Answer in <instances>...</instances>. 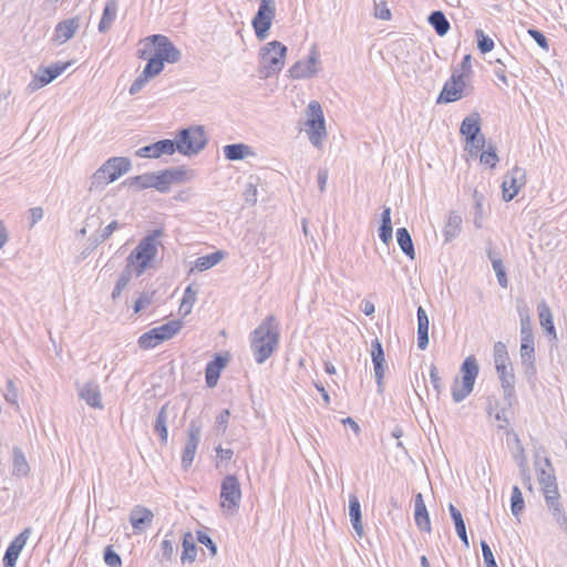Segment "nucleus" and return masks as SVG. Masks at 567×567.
Returning <instances> with one entry per match:
<instances>
[{
  "label": "nucleus",
  "mask_w": 567,
  "mask_h": 567,
  "mask_svg": "<svg viewBox=\"0 0 567 567\" xmlns=\"http://www.w3.org/2000/svg\"><path fill=\"white\" fill-rule=\"evenodd\" d=\"M162 235L163 231L161 229L153 230L142 238L137 246L130 252L126 258V265L113 288L111 295L113 301L121 297L122 291L127 287L133 275L140 277L151 267V262L158 252V238Z\"/></svg>",
  "instance_id": "f257e3e1"
},
{
  "label": "nucleus",
  "mask_w": 567,
  "mask_h": 567,
  "mask_svg": "<svg viewBox=\"0 0 567 567\" xmlns=\"http://www.w3.org/2000/svg\"><path fill=\"white\" fill-rule=\"evenodd\" d=\"M162 235L163 231L161 229L153 230L142 238L137 246L130 252L126 258V265L113 288L111 295L113 301L121 297L122 291L127 287L133 275L140 277L151 267V262L158 252V238Z\"/></svg>",
  "instance_id": "f03ea898"
},
{
  "label": "nucleus",
  "mask_w": 567,
  "mask_h": 567,
  "mask_svg": "<svg viewBox=\"0 0 567 567\" xmlns=\"http://www.w3.org/2000/svg\"><path fill=\"white\" fill-rule=\"evenodd\" d=\"M280 339L279 323L274 315L267 316L250 333V348L255 361L262 364L278 348Z\"/></svg>",
  "instance_id": "7ed1b4c3"
},
{
  "label": "nucleus",
  "mask_w": 567,
  "mask_h": 567,
  "mask_svg": "<svg viewBox=\"0 0 567 567\" xmlns=\"http://www.w3.org/2000/svg\"><path fill=\"white\" fill-rule=\"evenodd\" d=\"M131 168L132 163L128 157L115 156L109 158L90 177L89 192L103 190L105 186L130 172Z\"/></svg>",
  "instance_id": "20e7f679"
},
{
  "label": "nucleus",
  "mask_w": 567,
  "mask_h": 567,
  "mask_svg": "<svg viewBox=\"0 0 567 567\" xmlns=\"http://www.w3.org/2000/svg\"><path fill=\"white\" fill-rule=\"evenodd\" d=\"M287 47L274 40L266 43L259 51V74L268 79L279 73L285 66Z\"/></svg>",
  "instance_id": "39448f33"
},
{
  "label": "nucleus",
  "mask_w": 567,
  "mask_h": 567,
  "mask_svg": "<svg viewBox=\"0 0 567 567\" xmlns=\"http://www.w3.org/2000/svg\"><path fill=\"white\" fill-rule=\"evenodd\" d=\"M208 143L205 128L202 125H194L178 131L173 140L175 152L185 156L197 155Z\"/></svg>",
  "instance_id": "423d86ee"
},
{
  "label": "nucleus",
  "mask_w": 567,
  "mask_h": 567,
  "mask_svg": "<svg viewBox=\"0 0 567 567\" xmlns=\"http://www.w3.org/2000/svg\"><path fill=\"white\" fill-rule=\"evenodd\" d=\"M478 371L480 368L475 357L470 355L463 361L461 365L462 385H458V379L455 378L454 385L452 388V398L454 402L460 403L470 395L474 389Z\"/></svg>",
  "instance_id": "0eeeda50"
},
{
  "label": "nucleus",
  "mask_w": 567,
  "mask_h": 567,
  "mask_svg": "<svg viewBox=\"0 0 567 567\" xmlns=\"http://www.w3.org/2000/svg\"><path fill=\"white\" fill-rule=\"evenodd\" d=\"M519 354L524 374L528 381H532L536 377L537 369L535 363V340L533 326L527 324V321L525 322V326H520Z\"/></svg>",
  "instance_id": "6e6552de"
},
{
  "label": "nucleus",
  "mask_w": 567,
  "mask_h": 567,
  "mask_svg": "<svg viewBox=\"0 0 567 567\" xmlns=\"http://www.w3.org/2000/svg\"><path fill=\"white\" fill-rule=\"evenodd\" d=\"M307 122L309 127L308 135L312 145L318 146L321 138L326 135V124L321 105L317 101H311L307 106Z\"/></svg>",
  "instance_id": "1a4fd4ad"
},
{
  "label": "nucleus",
  "mask_w": 567,
  "mask_h": 567,
  "mask_svg": "<svg viewBox=\"0 0 567 567\" xmlns=\"http://www.w3.org/2000/svg\"><path fill=\"white\" fill-rule=\"evenodd\" d=\"M221 507L229 513H235L240 505L241 489L235 475H226L220 485Z\"/></svg>",
  "instance_id": "9d476101"
},
{
  "label": "nucleus",
  "mask_w": 567,
  "mask_h": 567,
  "mask_svg": "<svg viewBox=\"0 0 567 567\" xmlns=\"http://www.w3.org/2000/svg\"><path fill=\"white\" fill-rule=\"evenodd\" d=\"M276 17V3L266 0L260 1L257 13L251 24L258 40H265L268 35L272 20Z\"/></svg>",
  "instance_id": "9b49d317"
},
{
  "label": "nucleus",
  "mask_w": 567,
  "mask_h": 567,
  "mask_svg": "<svg viewBox=\"0 0 567 567\" xmlns=\"http://www.w3.org/2000/svg\"><path fill=\"white\" fill-rule=\"evenodd\" d=\"M465 86L464 74H458V70H455L444 83L436 99V104H447L461 100L464 96Z\"/></svg>",
  "instance_id": "f8f14e48"
},
{
  "label": "nucleus",
  "mask_w": 567,
  "mask_h": 567,
  "mask_svg": "<svg viewBox=\"0 0 567 567\" xmlns=\"http://www.w3.org/2000/svg\"><path fill=\"white\" fill-rule=\"evenodd\" d=\"M146 41L153 44L154 54L164 63H177L182 58V52L174 43L163 34H153L146 38Z\"/></svg>",
  "instance_id": "ddd939ff"
},
{
  "label": "nucleus",
  "mask_w": 567,
  "mask_h": 567,
  "mask_svg": "<svg viewBox=\"0 0 567 567\" xmlns=\"http://www.w3.org/2000/svg\"><path fill=\"white\" fill-rule=\"evenodd\" d=\"M70 65V62L66 63H54L47 68L39 69L38 73L33 75L30 83L27 85V91L29 93H33L39 89L48 85L53 80H55L59 75H61L66 68Z\"/></svg>",
  "instance_id": "4468645a"
},
{
  "label": "nucleus",
  "mask_w": 567,
  "mask_h": 567,
  "mask_svg": "<svg viewBox=\"0 0 567 567\" xmlns=\"http://www.w3.org/2000/svg\"><path fill=\"white\" fill-rule=\"evenodd\" d=\"M526 184V172L524 168L514 166L506 174L502 184V196L505 202L512 200Z\"/></svg>",
  "instance_id": "2eb2a0df"
},
{
  "label": "nucleus",
  "mask_w": 567,
  "mask_h": 567,
  "mask_svg": "<svg viewBox=\"0 0 567 567\" xmlns=\"http://www.w3.org/2000/svg\"><path fill=\"white\" fill-rule=\"evenodd\" d=\"M495 369L504 391V400L508 408H511L515 399V374L512 364H499Z\"/></svg>",
  "instance_id": "dca6fc26"
},
{
  "label": "nucleus",
  "mask_w": 567,
  "mask_h": 567,
  "mask_svg": "<svg viewBox=\"0 0 567 567\" xmlns=\"http://www.w3.org/2000/svg\"><path fill=\"white\" fill-rule=\"evenodd\" d=\"M199 440L200 427L196 425L195 422H190L187 431V440L182 453V466L184 470H187L193 464Z\"/></svg>",
  "instance_id": "f3484780"
},
{
  "label": "nucleus",
  "mask_w": 567,
  "mask_h": 567,
  "mask_svg": "<svg viewBox=\"0 0 567 567\" xmlns=\"http://www.w3.org/2000/svg\"><path fill=\"white\" fill-rule=\"evenodd\" d=\"M81 27V18L72 17L60 21L55 28L51 41L63 44L72 39Z\"/></svg>",
  "instance_id": "a211bd4d"
},
{
  "label": "nucleus",
  "mask_w": 567,
  "mask_h": 567,
  "mask_svg": "<svg viewBox=\"0 0 567 567\" xmlns=\"http://www.w3.org/2000/svg\"><path fill=\"white\" fill-rule=\"evenodd\" d=\"M319 55L316 47H312L307 60L297 61L290 69L289 73L292 79L311 78L317 73L316 64Z\"/></svg>",
  "instance_id": "6ab92c4d"
},
{
  "label": "nucleus",
  "mask_w": 567,
  "mask_h": 567,
  "mask_svg": "<svg viewBox=\"0 0 567 567\" xmlns=\"http://www.w3.org/2000/svg\"><path fill=\"white\" fill-rule=\"evenodd\" d=\"M174 153L173 140L165 138L138 148L135 155L141 158H159L162 155H173Z\"/></svg>",
  "instance_id": "aec40b11"
},
{
  "label": "nucleus",
  "mask_w": 567,
  "mask_h": 567,
  "mask_svg": "<svg viewBox=\"0 0 567 567\" xmlns=\"http://www.w3.org/2000/svg\"><path fill=\"white\" fill-rule=\"evenodd\" d=\"M371 357L374 367V377L378 384V391L382 392L385 359L382 343L379 341V339H374L371 342Z\"/></svg>",
  "instance_id": "412c9836"
},
{
  "label": "nucleus",
  "mask_w": 567,
  "mask_h": 567,
  "mask_svg": "<svg viewBox=\"0 0 567 567\" xmlns=\"http://www.w3.org/2000/svg\"><path fill=\"white\" fill-rule=\"evenodd\" d=\"M228 363V355L216 353L214 359L206 364L205 380L208 388L216 386L223 369Z\"/></svg>",
  "instance_id": "4be33fe9"
},
{
  "label": "nucleus",
  "mask_w": 567,
  "mask_h": 567,
  "mask_svg": "<svg viewBox=\"0 0 567 567\" xmlns=\"http://www.w3.org/2000/svg\"><path fill=\"white\" fill-rule=\"evenodd\" d=\"M544 462L547 468H537V478L542 486L544 497L546 498V495H554V491L558 492V487L549 458L545 457Z\"/></svg>",
  "instance_id": "5701e85b"
},
{
  "label": "nucleus",
  "mask_w": 567,
  "mask_h": 567,
  "mask_svg": "<svg viewBox=\"0 0 567 567\" xmlns=\"http://www.w3.org/2000/svg\"><path fill=\"white\" fill-rule=\"evenodd\" d=\"M553 493L554 495H546L545 503L547 505L548 511L555 518L556 523L565 533H567V516L559 502V492L554 491Z\"/></svg>",
  "instance_id": "b1692460"
},
{
  "label": "nucleus",
  "mask_w": 567,
  "mask_h": 567,
  "mask_svg": "<svg viewBox=\"0 0 567 567\" xmlns=\"http://www.w3.org/2000/svg\"><path fill=\"white\" fill-rule=\"evenodd\" d=\"M79 396L93 409H103L100 386L96 382H86L79 391Z\"/></svg>",
  "instance_id": "393cba45"
},
{
  "label": "nucleus",
  "mask_w": 567,
  "mask_h": 567,
  "mask_svg": "<svg viewBox=\"0 0 567 567\" xmlns=\"http://www.w3.org/2000/svg\"><path fill=\"white\" fill-rule=\"evenodd\" d=\"M349 516L351 525L358 537H363L364 528L362 523L361 504L355 494H351L349 496Z\"/></svg>",
  "instance_id": "a878e982"
},
{
  "label": "nucleus",
  "mask_w": 567,
  "mask_h": 567,
  "mask_svg": "<svg viewBox=\"0 0 567 567\" xmlns=\"http://www.w3.org/2000/svg\"><path fill=\"white\" fill-rule=\"evenodd\" d=\"M153 517L154 515L151 509L136 505L131 511L130 523L135 530H143L152 524Z\"/></svg>",
  "instance_id": "bb28decb"
},
{
  "label": "nucleus",
  "mask_w": 567,
  "mask_h": 567,
  "mask_svg": "<svg viewBox=\"0 0 567 567\" xmlns=\"http://www.w3.org/2000/svg\"><path fill=\"white\" fill-rule=\"evenodd\" d=\"M460 133L465 137L466 142H474L481 133L480 114L475 112L466 116L462 121Z\"/></svg>",
  "instance_id": "cd10ccee"
},
{
  "label": "nucleus",
  "mask_w": 567,
  "mask_h": 567,
  "mask_svg": "<svg viewBox=\"0 0 567 567\" xmlns=\"http://www.w3.org/2000/svg\"><path fill=\"white\" fill-rule=\"evenodd\" d=\"M414 520L421 530L431 532L429 512L421 493H417L414 498Z\"/></svg>",
  "instance_id": "c85d7f7f"
},
{
  "label": "nucleus",
  "mask_w": 567,
  "mask_h": 567,
  "mask_svg": "<svg viewBox=\"0 0 567 567\" xmlns=\"http://www.w3.org/2000/svg\"><path fill=\"white\" fill-rule=\"evenodd\" d=\"M417 317V347L420 350H425L429 346V326L430 320L423 307H419L416 311Z\"/></svg>",
  "instance_id": "c756f323"
},
{
  "label": "nucleus",
  "mask_w": 567,
  "mask_h": 567,
  "mask_svg": "<svg viewBox=\"0 0 567 567\" xmlns=\"http://www.w3.org/2000/svg\"><path fill=\"white\" fill-rule=\"evenodd\" d=\"M539 323L550 339H557L554 318L549 306L545 301H540L537 306Z\"/></svg>",
  "instance_id": "7c9ffc66"
},
{
  "label": "nucleus",
  "mask_w": 567,
  "mask_h": 567,
  "mask_svg": "<svg viewBox=\"0 0 567 567\" xmlns=\"http://www.w3.org/2000/svg\"><path fill=\"white\" fill-rule=\"evenodd\" d=\"M224 156L228 161H241L248 156H254L255 152L249 145L235 143L225 145L223 148Z\"/></svg>",
  "instance_id": "2f4dec72"
},
{
  "label": "nucleus",
  "mask_w": 567,
  "mask_h": 567,
  "mask_svg": "<svg viewBox=\"0 0 567 567\" xmlns=\"http://www.w3.org/2000/svg\"><path fill=\"white\" fill-rule=\"evenodd\" d=\"M462 216L457 212H451L443 229L445 241H451L458 236L462 230Z\"/></svg>",
  "instance_id": "473e14b6"
},
{
  "label": "nucleus",
  "mask_w": 567,
  "mask_h": 567,
  "mask_svg": "<svg viewBox=\"0 0 567 567\" xmlns=\"http://www.w3.org/2000/svg\"><path fill=\"white\" fill-rule=\"evenodd\" d=\"M169 404L165 403L158 411L154 424V431L158 434L161 443L166 444L168 439L167 421Z\"/></svg>",
  "instance_id": "72a5a7b5"
},
{
  "label": "nucleus",
  "mask_w": 567,
  "mask_h": 567,
  "mask_svg": "<svg viewBox=\"0 0 567 567\" xmlns=\"http://www.w3.org/2000/svg\"><path fill=\"white\" fill-rule=\"evenodd\" d=\"M396 241L402 252L410 259H415V249L412 237L405 227L396 229Z\"/></svg>",
  "instance_id": "f704fd0d"
},
{
  "label": "nucleus",
  "mask_w": 567,
  "mask_h": 567,
  "mask_svg": "<svg viewBox=\"0 0 567 567\" xmlns=\"http://www.w3.org/2000/svg\"><path fill=\"white\" fill-rule=\"evenodd\" d=\"M449 512H450L451 518L454 522L457 536L460 537V539L462 540L464 546L466 548H468L470 542H468L466 526H465V522L463 519L462 513L453 504L449 505Z\"/></svg>",
  "instance_id": "c9c22d12"
},
{
  "label": "nucleus",
  "mask_w": 567,
  "mask_h": 567,
  "mask_svg": "<svg viewBox=\"0 0 567 567\" xmlns=\"http://www.w3.org/2000/svg\"><path fill=\"white\" fill-rule=\"evenodd\" d=\"M427 22L440 37L446 35L451 28L449 20L441 10H435L431 12L430 16L427 17Z\"/></svg>",
  "instance_id": "e433bc0d"
},
{
  "label": "nucleus",
  "mask_w": 567,
  "mask_h": 567,
  "mask_svg": "<svg viewBox=\"0 0 567 567\" xmlns=\"http://www.w3.org/2000/svg\"><path fill=\"white\" fill-rule=\"evenodd\" d=\"M116 10H117L116 0H107L106 4L104 7L103 13H102V18L99 23V31L101 33L106 32L111 28L113 21L115 20V17H116Z\"/></svg>",
  "instance_id": "4c0bfd02"
},
{
  "label": "nucleus",
  "mask_w": 567,
  "mask_h": 567,
  "mask_svg": "<svg viewBox=\"0 0 567 567\" xmlns=\"http://www.w3.org/2000/svg\"><path fill=\"white\" fill-rule=\"evenodd\" d=\"M122 185L133 188L135 190L153 188V174L145 173L142 175L128 177L122 183Z\"/></svg>",
  "instance_id": "58836bf2"
},
{
  "label": "nucleus",
  "mask_w": 567,
  "mask_h": 567,
  "mask_svg": "<svg viewBox=\"0 0 567 567\" xmlns=\"http://www.w3.org/2000/svg\"><path fill=\"white\" fill-rule=\"evenodd\" d=\"M182 563H193L197 556V546L193 539L192 533L187 532L183 536Z\"/></svg>",
  "instance_id": "ea45409f"
},
{
  "label": "nucleus",
  "mask_w": 567,
  "mask_h": 567,
  "mask_svg": "<svg viewBox=\"0 0 567 567\" xmlns=\"http://www.w3.org/2000/svg\"><path fill=\"white\" fill-rule=\"evenodd\" d=\"M225 256L221 250L214 251L206 256L198 257L195 261V268L198 271H205L216 266Z\"/></svg>",
  "instance_id": "a19ab883"
},
{
  "label": "nucleus",
  "mask_w": 567,
  "mask_h": 567,
  "mask_svg": "<svg viewBox=\"0 0 567 567\" xmlns=\"http://www.w3.org/2000/svg\"><path fill=\"white\" fill-rule=\"evenodd\" d=\"M13 470L12 473L18 476H27L30 467L25 456L20 447H14L13 451Z\"/></svg>",
  "instance_id": "79ce46f5"
},
{
  "label": "nucleus",
  "mask_w": 567,
  "mask_h": 567,
  "mask_svg": "<svg viewBox=\"0 0 567 567\" xmlns=\"http://www.w3.org/2000/svg\"><path fill=\"white\" fill-rule=\"evenodd\" d=\"M196 298L197 290L193 289L192 285L188 286L184 291V296L179 305V313H182L183 316L189 315L192 312Z\"/></svg>",
  "instance_id": "37998d69"
},
{
  "label": "nucleus",
  "mask_w": 567,
  "mask_h": 567,
  "mask_svg": "<svg viewBox=\"0 0 567 567\" xmlns=\"http://www.w3.org/2000/svg\"><path fill=\"white\" fill-rule=\"evenodd\" d=\"M182 327L183 322L181 320H172L156 327V330L158 331L162 341H166L172 339L182 329Z\"/></svg>",
  "instance_id": "c03bdc74"
},
{
  "label": "nucleus",
  "mask_w": 567,
  "mask_h": 567,
  "mask_svg": "<svg viewBox=\"0 0 567 567\" xmlns=\"http://www.w3.org/2000/svg\"><path fill=\"white\" fill-rule=\"evenodd\" d=\"M162 341L156 328L148 330L138 338V346L141 349L147 350L158 346Z\"/></svg>",
  "instance_id": "a18cd8bd"
},
{
  "label": "nucleus",
  "mask_w": 567,
  "mask_h": 567,
  "mask_svg": "<svg viewBox=\"0 0 567 567\" xmlns=\"http://www.w3.org/2000/svg\"><path fill=\"white\" fill-rule=\"evenodd\" d=\"M162 558L171 561L176 554L175 537L174 534L167 533L164 540L161 544Z\"/></svg>",
  "instance_id": "49530a36"
},
{
  "label": "nucleus",
  "mask_w": 567,
  "mask_h": 567,
  "mask_svg": "<svg viewBox=\"0 0 567 567\" xmlns=\"http://www.w3.org/2000/svg\"><path fill=\"white\" fill-rule=\"evenodd\" d=\"M525 502L523 498L522 491L517 485L513 486L511 497V511L515 517H518L524 511Z\"/></svg>",
  "instance_id": "de8ad7c7"
},
{
  "label": "nucleus",
  "mask_w": 567,
  "mask_h": 567,
  "mask_svg": "<svg viewBox=\"0 0 567 567\" xmlns=\"http://www.w3.org/2000/svg\"><path fill=\"white\" fill-rule=\"evenodd\" d=\"M487 413L489 415H494L495 420L501 422L498 424V429L504 430V429H506L508 426L509 420H508V417L506 415V409L505 408H499L498 406V402H495V405L489 403L488 406H487Z\"/></svg>",
  "instance_id": "09e8293b"
},
{
  "label": "nucleus",
  "mask_w": 567,
  "mask_h": 567,
  "mask_svg": "<svg viewBox=\"0 0 567 567\" xmlns=\"http://www.w3.org/2000/svg\"><path fill=\"white\" fill-rule=\"evenodd\" d=\"M515 436V444H516V451L513 454V457L519 467V472H526V465H528L527 457L525 454L524 446L518 437L517 434L514 433Z\"/></svg>",
  "instance_id": "8fccbe9b"
},
{
  "label": "nucleus",
  "mask_w": 567,
  "mask_h": 567,
  "mask_svg": "<svg viewBox=\"0 0 567 567\" xmlns=\"http://www.w3.org/2000/svg\"><path fill=\"white\" fill-rule=\"evenodd\" d=\"M493 357L495 367L509 363V357L505 343L497 341L493 347Z\"/></svg>",
  "instance_id": "3c124183"
},
{
  "label": "nucleus",
  "mask_w": 567,
  "mask_h": 567,
  "mask_svg": "<svg viewBox=\"0 0 567 567\" xmlns=\"http://www.w3.org/2000/svg\"><path fill=\"white\" fill-rule=\"evenodd\" d=\"M164 69V62L158 59L155 54H153L146 65L144 66L145 75H150L151 78H154L158 75Z\"/></svg>",
  "instance_id": "603ef678"
},
{
  "label": "nucleus",
  "mask_w": 567,
  "mask_h": 567,
  "mask_svg": "<svg viewBox=\"0 0 567 567\" xmlns=\"http://www.w3.org/2000/svg\"><path fill=\"white\" fill-rule=\"evenodd\" d=\"M153 174V188H155L156 190H158L159 193H167L171 188L169 184H168V178H167V174H166V171H159V172H156V173H152Z\"/></svg>",
  "instance_id": "864d4df0"
},
{
  "label": "nucleus",
  "mask_w": 567,
  "mask_h": 567,
  "mask_svg": "<svg viewBox=\"0 0 567 567\" xmlns=\"http://www.w3.org/2000/svg\"><path fill=\"white\" fill-rule=\"evenodd\" d=\"M481 163L489 168H494L498 162L496 148L492 145L487 150L483 151L480 156Z\"/></svg>",
  "instance_id": "5fc2aeb1"
},
{
  "label": "nucleus",
  "mask_w": 567,
  "mask_h": 567,
  "mask_svg": "<svg viewBox=\"0 0 567 567\" xmlns=\"http://www.w3.org/2000/svg\"><path fill=\"white\" fill-rule=\"evenodd\" d=\"M31 534V528L23 529L14 539L9 544L8 548L18 551L19 554L22 551L23 547L27 544V540Z\"/></svg>",
  "instance_id": "6e6d98bb"
},
{
  "label": "nucleus",
  "mask_w": 567,
  "mask_h": 567,
  "mask_svg": "<svg viewBox=\"0 0 567 567\" xmlns=\"http://www.w3.org/2000/svg\"><path fill=\"white\" fill-rule=\"evenodd\" d=\"M103 558H104L105 564L110 567H121L122 566V558L113 549L112 545H109L105 547Z\"/></svg>",
  "instance_id": "4d7b16f0"
},
{
  "label": "nucleus",
  "mask_w": 567,
  "mask_h": 567,
  "mask_svg": "<svg viewBox=\"0 0 567 567\" xmlns=\"http://www.w3.org/2000/svg\"><path fill=\"white\" fill-rule=\"evenodd\" d=\"M168 178L169 186L176 183H184L187 181V172L183 168H167L165 169Z\"/></svg>",
  "instance_id": "13d9d810"
},
{
  "label": "nucleus",
  "mask_w": 567,
  "mask_h": 567,
  "mask_svg": "<svg viewBox=\"0 0 567 567\" xmlns=\"http://www.w3.org/2000/svg\"><path fill=\"white\" fill-rule=\"evenodd\" d=\"M477 48L482 53L491 52L494 48V41L484 34L482 30H476Z\"/></svg>",
  "instance_id": "bf43d9fd"
},
{
  "label": "nucleus",
  "mask_w": 567,
  "mask_h": 567,
  "mask_svg": "<svg viewBox=\"0 0 567 567\" xmlns=\"http://www.w3.org/2000/svg\"><path fill=\"white\" fill-rule=\"evenodd\" d=\"M493 269L496 274L498 285L502 288H507L508 279H507V275H506V270H505L503 260H493Z\"/></svg>",
  "instance_id": "052dcab7"
},
{
  "label": "nucleus",
  "mask_w": 567,
  "mask_h": 567,
  "mask_svg": "<svg viewBox=\"0 0 567 567\" xmlns=\"http://www.w3.org/2000/svg\"><path fill=\"white\" fill-rule=\"evenodd\" d=\"M481 548H482L485 567H498L497 563L495 560V557L493 555V551H492L489 545L487 544V542L481 540Z\"/></svg>",
  "instance_id": "680f3d73"
},
{
  "label": "nucleus",
  "mask_w": 567,
  "mask_h": 567,
  "mask_svg": "<svg viewBox=\"0 0 567 567\" xmlns=\"http://www.w3.org/2000/svg\"><path fill=\"white\" fill-rule=\"evenodd\" d=\"M197 540H198V543H200L202 545H204L208 548L212 556H215L217 554V546L208 534H206L205 532L198 530L197 532Z\"/></svg>",
  "instance_id": "e2e57ef3"
},
{
  "label": "nucleus",
  "mask_w": 567,
  "mask_h": 567,
  "mask_svg": "<svg viewBox=\"0 0 567 567\" xmlns=\"http://www.w3.org/2000/svg\"><path fill=\"white\" fill-rule=\"evenodd\" d=\"M150 79L152 78L150 75H145V72L142 71V73L135 79V81L130 86L128 93L131 95H135L136 93H138L146 85Z\"/></svg>",
  "instance_id": "0e129e2a"
},
{
  "label": "nucleus",
  "mask_w": 567,
  "mask_h": 567,
  "mask_svg": "<svg viewBox=\"0 0 567 567\" xmlns=\"http://www.w3.org/2000/svg\"><path fill=\"white\" fill-rule=\"evenodd\" d=\"M153 295H154L153 292L152 293H150V292L141 293V296L134 302V307H133L134 313L141 312L145 307L151 305L152 300H153Z\"/></svg>",
  "instance_id": "69168bd1"
},
{
  "label": "nucleus",
  "mask_w": 567,
  "mask_h": 567,
  "mask_svg": "<svg viewBox=\"0 0 567 567\" xmlns=\"http://www.w3.org/2000/svg\"><path fill=\"white\" fill-rule=\"evenodd\" d=\"M517 312L519 315L520 326H525L526 321H527V324H532V319H530V316H529V308L525 303L524 300H518V302H517Z\"/></svg>",
  "instance_id": "338daca9"
},
{
  "label": "nucleus",
  "mask_w": 567,
  "mask_h": 567,
  "mask_svg": "<svg viewBox=\"0 0 567 567\" xmlns=\"http://www.w3.org/2000/svg\"><path fill=\"white\" fill-rule=\"evenodd\" d=\"M528 34L542 49H548V40L542 31L537 29H529Z\"/></svg>",
  "instance_id": "774afa93"
}]
</instances>
